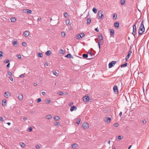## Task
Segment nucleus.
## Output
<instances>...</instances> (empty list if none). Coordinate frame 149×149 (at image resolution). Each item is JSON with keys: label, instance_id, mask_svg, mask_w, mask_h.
<instances>
[{"label": "nucleus", "instance_id": "11", "mask_svg": "<svg viewBox=\"0 0 149 149\" xmlns=\"http://www.w3.org/2000/svg\"><path fill=\"white\" fill-rule=\"evenodd\" d=\"M114 25L115 27L118 28L119 26V24L118 22H115L114 23Z\"/></svg>", "mask_w": 149, "mask_h": 149}, {"label": "nucleus", "instance_id": "21", "mask_svg": "<svg viewBox=\"0 0 149 149\" xmlns=\"http://www.w3.org/2000/svg\"><path fill=\"white\" fill-rule=\"evenodd\" d=\"M125 0H120V3L121 5H123L125 3Z\"/></svg>", "mask_w": 149, "mask_h": 149}, {"label": "nucleus", "instance_id": "15", "mask_svg": "<svg viewBox=\"0 0 149 149\" xmlns=\"http://www.w3.org/2000/svg\"><path fill=\"white\" fill-rule=\"evenodd\" d=\"M19 145L23 148H24L26 146L25 144L23 142L20 143Z\"/></svg>", "mask_w": 149, "mask_h": 149}, {"label": "nucleus", "instance_id": "30", "mask_svg": "<svg viewBox=\"0 0 149 149\" xmlns=\"http://www.w3.org/2000/svg\"><path fill=\"white\" fill-rule=\"evenodd\" d=\"M16 56L18 59H21V56L20 54H17L16 55Z\"/></svg>", "mask_w": 149, "mask_h": 149}, {"label": "nucleus", "instance_id": "63", "mask_svg": "<svg viewBox=\"0 0 149 149\" xmlns=\"http://www.w3.org/2000/svg\"><path fill=\"white\" fill-rule=\"evenodd\" d=\"M10 63H8V64H7V65L6 66L7 68H9L10 67Z\"/></svg>", "mask_w": 149, "mask_h": 149}, {"label": "nucleus", "instance_id": "10", "mask_svg": "<svg viewBox=\"0 0 149 149\" xmlns=\"http://www.w3.org/2000/svg\"><path fill=\"white\" fill-rule=\"evenodd\" d=\"M77 109V107H76L75 106H73L70 109V111H73L74 110H76Z\"/></svg>", "mask_w": 149, "mask_h": 149}, {"label": "nucleus", "instance_id": "49", "mask_svg": "<svg viewBox=\"0 0 149 149\" xmlns=\"http://www.w3.org/2000/svg\"><path fill=\"white\" fill-rule=\"evenodd\" d=\"M9 61V60L8 59H7L6 60H5L4 61V62L5 63H8Z\"/></svg>", "mask_w": 149, "mask_h": 149}, {"label": "nucleus", "instance_id": "18", "mask_svg": "<svg viewBox=\"0 0 149 149\" xmlns=\"http://www.w3.org/2000/svg\"><path fill=\"white\" fill-rule=\"evenodd\" d=\"M11 21L12 22H14L16 21V18L15 17H12L11 19Z\"/></svg>", "mask_w": 149, "mask_h": 149}, {"label": "nucleus", "instance_id": "5", "mask_svg": "<svg viewBox=\"0 0 149 149\" xmlns=\"http://www.w3.org/2000/svg\"><path fill=\"white\" fill-rule=\"evenodd\" d=\"M10 96V93L8 92H6L4 93V96L6 98H8Z\"/></svg>", "mask_w": 149, "mask_h": 149}, {"label": "nucleus", "instance_id": "47", "mask_svg": "<svg viewBox=\"0 0 149 149\" xmlns=\"http://www.w3.org/2000/svg\"><path fill=\"white\" fill-rule=\"evenodd\" d=\"M123 137V136H119L118 137V139L119 140H120L122 139V137Z\"/></svg>", "mask_w": 149, "mask_h": 149}, {"label": "nucleus", "instance_id": "24", "mask_svg": "<svg viewBox=\"0 0 149 149\" xmlns=\"http://www.w3.org/2000/svg\"><path fill=\"white\" fill-rule=\"evenodd\" d=\"M98 37L100 41L102 40H103V37L102 35H99Z\"/></svg>", "mask_w": 149, "mask_h": 149}, {"label": "nucleus", "instance_id": "23", "mask_svg": "<svg viewBox=\"0 0 149 149\" xmlns=\"http://www.w3.org/2000/svg\"><path fill=\"white\" fill-rule=\"evenodd\" d=\"M88 54H84L82 55L83 57L84 58H87L88 57Z\"/></svg>", "mask_w": 149, "mask_h": 149}, {"label": "nucleus", "instance_id": "17", "mask_svg": "<svg viewBox=\"0 0 149 149\" xmlns=\"http://www.w3.org/2000/svg\"><path fill=\"white\" fill-rule=\"evenodd\" d=\"M91 22V19H87L86 23L87 24H90Z\"/></svg>", "mask_w": 149, "mask_h": 149}, {"label": "nucleus", "instance_id": "57", "mask_svg": "<svg viewBox=\"0 0 149 149\" xmlns=\"http://www.w3.org/2000/svg\"><path fill=\"white\" fill-rule=\"evenodd\" d=\"M142 122L144 124H145L146 123V121L145 120H143L142 121Z\"/></svg>", "mask_w": 149, "mask_h": 149}, {"label": "nucleus", "instance_id": "4", "mask_svg": "<svg viewBox=\"0 0 149 149\" xmlns=\"http://www.w3.org/2000/svg\"><path fill=\"white\" fill-rule=\"evenodd\" d=\"M30 33L28 31H25L23 35L26 37H28L29 36V35Z\"/></svg>", "mask_w": 149, "mask_h": 149}, {"label": "nucleus", "instance_id": "37", "mask_svg": "<svg viewBox=\"0 0 149 149\" xmlns=\"http://www.w3.org/2000/svg\"><path fill=\"white\" fill-rule=\"evenodd\" d=\"M38 56L39 57H42L43 56V54L42 53H39L38 54Z\"/></svg>", "mask_w": 149, "mask_h": 149}, {"label": "nucleus", "instance_id": "54", "mask_svg": "<svg viewBox=\"0 0 149 149\" xmlns=\"http://www.w3.org/2000/svg\"><path fill=\"white\" fill-rule=\"evenodd\" d=\"M0 119L1 121V122H3L4 121L3 118L1 117H0Z\"/></svg>", "mask_w": 149, "mask_h": 149}, {"label": "nucleus", "instance_id": "58", "mask_svg": "<svg viewBox=\"0 0 149 149\" xmlns=\"http://www.w3.org/2000/svg\"><path fill=\"white\" fill-rule=\"evenodd\" d=\"M3 52H2L0 51V57L3 56Z\"/></svg>", "mask_w": 149, "mask_h": 149}, {"label": "nucleus", "instance_id": "29", "mask_svg": "<svg viewBox=\"0 0 149 149\" xmlns=\"http://www.w3.org/2000/svg\"><path fill=\"white\" fill-rule=\"evenodd\" d=\"M130 55L129 54H128L127 56L126 57L125 59H126V61H127L129 59V58H130Z\"/></svg>", "mask_w": 149, "mask_h": 149}, {"label": "nucleus", "instance_id": "8", "mask_svg": "<svg viewBox=\"0 0 149 149\" xmlns=\"http://www.w3.org/2000/svg\"><path fill=\"white\" fill-rule=\"evenodd\" d=\"M6 100L5 99H4L2 100V105L4 107L6 106Z\"/></svg>", "mask_w": 149, "mask_h": 149}, {"label": "nucleus", "instance_id": "39", "mask_svg": "<svg viewBox=\"0 0 149 149\" xmlns=\"http://www.w3.org/2000/svg\"><path fill=\"white\" fill-rule=\"evenodd\" d=\"M53 74H54L56 76H58V74L57 73V72L56 71H54L53 72Z\"/></svg>", "mask_w": 149, "mask_h": 149}, {"label": "nucleus", "instance_id": "46", "mask_svg": "<svg viewBox=\"0 0 149 149\" xmlns=\"http://www.w3.org/2000/svg\"><path fill=\"white\" fill-rule=\"evenodd\" d=\"M80 35L81 36V38H83L85 36V34L84 33H81Z\"/></svg>", "mask_w": 149, "mask_h": 149}, {"label": "nucleus", "instance_id": "45", "mask_svg": "<svg viewBox=\"0 0 149 149\" xmlns=\"http://www.w3.org/2000/svg\"><path fill=\"white\" fill-rule=\"evenodd\" d=\"M18 43V42L16 41H14L13 43V44L14 45H17Z\"/></svg>", "mask_w": 149, "mask_h": 149}, {"label": "nucleus", "instance_id": "52", "mask_svg": "<svg viewBox=\"0 0 149 149\" xmlns=\"http://www.w3.org/2000/svg\"><path fill=\"white\" fill-rule=\"evenodd\" d=\"M41 101V100L40 98H38L37 101V102L38 103L40 102Z\"/></svg>", "mask_w": 149, "mask_h": 149}, {"label": "nucleus", "instance_id": "51", "mask_svg": "<svg viewBox=\"0 0 149 149\" xmlns=\"http://www.w3.org/2000/svg\"><path fill=\"white\" fill-rule=\"evenodd\" d=\"M36 147L37 149H39L40 148L39 146L38 145H36Z\"/></svg>", "mask_w": 149, "mask_h": 149}, {"label": "nucleus", "instance_id": "20", "mask_svg": "<svg viewBox=\"0 0 149 149\" xmlns=\"http://www.w3.org/2000/svg\"><path fill=\"white\" fill-rule=\"evenodd\" d=\"M110 35L111 36H113L114 34V31L113 29H110Z\"/></svg>", "mask_w": 149, "mask_h": 149}, {"label": "nucleus", "instance_id": "42", "mask_svg": "<svg viewBox=\"0 0 149 149\" xmlns=\"http://www.w3.org/2000/svg\"><path fill=\"white\" fill-rule=\"evenodd\" d=\"M60 124V123L58 122H56L54 123V125L56 126L59 125Z\"/></svg>", "mask_w": 149, "mask_h": 149}, {"label": "nucleus", "instance_id": "32", "mask_svg": "<svg viewBox=\"0 0 149 149\" xmlns=\"http://www.w3.org/2000/svg\"><path fill=\"white\" fill-rule=\"evenodd\" d=\"M127 63H125L124 64L122 65L121 66V68H123L126 67L127 66Z\"/></svg>", "mask_w": 149, "mask_h": 149}, {"label": "nucleus", "instance_id": "12", "mask_svg": "<svg viewBox=\"0 0 149 149\" xmlns=\"http://www.w3.org/2000/svg\"><path fill=\"white\" fill-rule=\"evenodd\" d=\"M72 148L73 149L76 148L78 146V145L76 143H74L73 144H72L71 146Z\"/></svg>", "mask_w": 149, "mask_h": 149}, {"label": "nucleus", "instance_id": "53", "mask_svg": "<svg viewBox=\"0 0 149 149\" xmlns=\"http://www.w3.org/2000/svg\"><path fill=\"white\" fill-rule=\"evenodd\" d=\"M113 65H114L116 63V61H113L111 62Z\"/></svg>", "mask_w": 149, "mask_h": 149}, {"label": "nucleus", "instance_id": "64", "mask_svg": "<svg viewBox=\"0 0 149 149\" xmlns=\"http://www.w3.org/2000/svg\"><path fill=\"white\" fill-rule=\"evenodd\" d=\"M44 65L45 66H48V63L47 62H46L45 63Z\"/></svg>", "mask_w": 149, "mask_h": 149}, {"label": "nucleus", "instance_id": "41", "mask_svg": "<svg viewBox=\"0 0 149 149\" xmlns=\"http://www.w3.org/2000/svg\"><path fill=\"white\" fill-rule=\"evenodd\" d=\"M8 74L10 76H11L12 75V72L10 71H8Z\"/></svg>", "mask_w": 149, "mask_h": 149}, {"label": "nucleus", "instance_id": "14", "mask_svg": "<svg viewBox=\"0 0 149 149\" xmlns=\"http://www.w3.org/2000/svg\"><path fill=\"white\" fill-rule=\"evenodd\" d=\"M111 118L110 117H107L106 118V121L108 123H109L110 122L111 120Z\"/></svg>", "mask_w": 149, "mask_h": 149}, {"label": "nucleus", "instance_id": "13", "mask_svg": "<svg viewBox=\"0 0 149 149\" xmlns=\"http://www.w3.org/2000/svg\"><path fill=\"white\" fill-rule=\"evenodd\" d=\"M52 54V51L50 50L47 51L46 53V54L47 56H49Z\"/></svg>", "mask_w": 149, "mask_h": 149}, {"label": "nucleus", "instance_id": "40", "mask_svg": "<svg viewBox=\"0 0 149 149\" xmlns=\"http://www.w3.org/2000/svg\"><path fill=\"white\" fill-rule=\"evenodd\" d=\"M77 122H76V123L78 124H79L80 122V121H81V119L80 118H79L77 119Z\"/></svg>", "mask_w": 149, "mask_h": 149}, {"label": "nucleus", "instance_id": "22", "mask_svg": "<svg viewBox=\"0 0 149 149\" xmlns=\"http://www.w3.org/2000/svg\"><path fill=\"white\" fill-rule=\"evenodd\" d=\"M46 118L47 119H51L52 118V117L51 115H48L46 116Z\"/></svg>", "mask_w": 149, "mask_h": 149}, {"label": "nucleus", "instance_id": "6", "mask_svg": "<svg viewBox=\"0 0 149 149\" xmlns=\"http://www.w3.org/2000/svg\"><path fill=\"white\" fill-rule=\"evenodd\" d=\"M113 90L114 92L116 93H118V89L116 85H115L113 87Z\"/></svg>", "mask_w": 149, "mask_h": 149}, {"label": "nucleus", "instance_id": "62", "mask_svg": "<svg viewBox=\"0 0 149 149\" xmlns=\"http://www.w3.org/2000/svg\"><path fill=\"white\" fill-rule=\"evenodd\" d=\"M24 77V74H22L20 76V77L21 78H22V77Z\"/></svg>", "mask_w": 149, "mask_h": 149}, {"label": "nucleus", "instance_id": "34", "mask_svg": "<svg viewBox=\"0 0 149 149\" xmlns=\"http://www.w3.org/2000/svg\"><path fill=\"white\" fill-rule=\"evenodd\" d=\"M66 24L67 25H69L70 24V22L69 20H68L66 21Z\"/></svg>", "mask_w": 149, "mask_h": 149}, {"label": "nucleus", "instance_id": "48", "mask_svg": "<svg viewBox=\"0 0 149 149\" xmlns=\"http://www.w3.org/2000/svg\"><path fill=\"white\" fill-rule=\"evenodd\" d=\"M88 53L91 55V56H93V54L91 52V51L89 50L88 51Z\"/></svg>", "mask_w": 149, "mask_h": 149}, {"label": "nucleus", "instance_id": "36", "mask_svg": "<svg viewBox=\"0 0 149 149\" xmlns=\"http://www.w3.org/2000/svg\"><path fill=\"white\" fill-rule=\"evenodd\" d=\"M119 124L118 123H115L113 125V126L116 127H118L119 125Z\"/></svg>", "mask_w": 149, "mask_h": 149}, {"label": "nucleus", "instance_id": "33", "mask_svg": "<svg viewBox=\"0 0 149 149\" xmlns=\"http://www.w3.org/2000/svg\"><path fill=\"white\" fill-rule=\"evenodd\" d=\"M81 36L80 34H77L76 36V38L77 39H79L80 38H81Z\"/></svg>", "mask_w": 149, "mask_h": 149}, {"label": "nucleus", "instance_id": "56", "mask_svg": "<svg viewBox=\"0 0 149 149\" xmlns=\"http://www.w3.org/2000/svg\"><path fill=\"white\" fill-rule=\"evenodd\" d=\"M51 102V101L50 100H47V102H46V103L47 104H49V103Z\"/></svg>", "mask_w": 149, "mask_h": 149}, {"label": "nucleus", "instance_id": "31", "mask_svg": "<svg viewBox=\"0 0 149 149\" xmlns=\"http://www.w3.org/2000/svg\"><path fill=\"white\" fill-rule=\"evenodd\" d=\"M61 34L62 37H64L65 36V33L64 32H62L61 33Z\"/></svg>", "mask_w": 149, "mask_h": 149}, {"label": "nucleus", "instance_id": "27", "mask_svg": "<svg viewBox=\"0 0 149 149\" xmlns=\"http://www.w3.org/2000/svg\"><path fill=\"white\" fill-rule=\"evenodd\" d=\"M59 119V117L58 116H56L54 118V120L55 121H58Z\"/></svg>", "mask_w": 149, "mask_h": 149}, {"label": "nucleus", "instance_id": "26", "mask_svg": "<svg viewBox=\"0 0 149 149\" xmlns=\"http://www.w3.org/2000/svg\"><path fill=\"white\" fill-rule=\"evenodd\" d=\"M65 57H68L69 58H71L72 56L70 54H68L65 56Z\"/></svg>", "mask_w": 149, "mask_h": 149}, {"label": "nucleus", "instance_id": "9", "mask_svg": "<svg viewBox=\"0 0 149 149\" xmlns=\"http://www.w3.org/2000/svg\"><path fill=\"white\" fill-rule=\"evenodd\" d=\"M18 98L19 100H22L23 99V95L22 94H19L18 97Z\"/></svg>", "mask_w": 149, "mask_h": 149}, {"label": "nucleus", "instance_id": "38", "mask_svg": "<svg viewBox=\"0 0 149 149\" xmlns=\"http://www.w3.org/2000/svg\"><path fill=\"white\" fill-rule=\"evenodd\" d=\"M113 65L111 63H109V67L110 68H111Z\"/></svg>", "mask_w": 149, "mask_h": 149}, {"label": "nucleus", "instance_id": "16", "mask_svg": "<svg viewBox=\"0 0 149 149\" xmlns=\"http://www.w3.org/2000/svg\"><path fill=\"white\" fill-rule=\"evenodd\" d=\"M137 22H136L133 25V31H136V24Z\"/></svg>", "mask_w": 149, "mask_h": 149}, {"label": "nucleus", "instance_id": "1", "mask_svg": "<svg viewBox=\"0 0 149 149\" xmlns=\"http://www.w3.org/2000/svg\"><path fill=\"white\" fill-rule=\"evenodd\" d=\"M145 31V28L143 24V20L141 22L140 26L139 29V35H141Z\"/></svg>", "mask_w": 149, "mask_h": 149}, {"label": "nucleus", "instance_id": "44", "mask_svg": "<svg viewBox=\"0 0 149 149\" xmlns=\"http://www.w3.org/2000/svg\"><path fill=\"white\" fill-rule=\"evenodd\" d=\"M68 15V14L67 13H64V16L65 18L67 17Z\"/></svg>", "mask_w": 149, "mask_h": 149}, {"label": "nucleus", "instance_id": "50", "mask_svg": "<svg viewBox=\"0 0 149 149\" xmlns=\"http://www.w3.org/2000/svg\"><path fill=\"white\" fill-rule=\"evenodd\" d=\"M63 94V93L62 91H60L59 92V95H62Z\"/></svg>", "mask_w": 149, "mask_h": 149}, {"label": "nucleus", "instance_id": "28", "mask_svg": "<svg viewBox=\"0 0 149 149\" xmlns=\"http://www.w3.org/2000/svg\"><path fill=\"white\" fill-rule=\"evenodd\" d=\"M93 12L95 13H96L97 12V10L95 8H93Z\"/></svg>", "mask_w": 149, "mask_h": 149}, {"label": "nucleus", "instance_id": "7", "mask_svg": "<svg viewBox=\"0 0 149 149\" xmlns=\"http://www.w3.org/2000/svg\"><path fill=\"white\" fill-rule=\"evenodd\" d=\"M89 100V97L86 96H85L83 97V100L84 102H87Z\"/></svg>", "mask_w": 149, "mask_h": 149}, {"label": "nucleus", "instance_id": "43", "mask_svg": "<svg viewBox=\"0 0 149 149\" xmlns=\"http://www.w3.org/2000/svg\"><path fill=\"white\" fill-rule=\"evenodd\" d=\"M22 45L24 47H26L27 45L26 43L25 42H23L22 43Z\"/></svg>", "mask_w": 149, "mask_h": 149}, {"label": "nucleus", "instance_id": "55", "mask_svg": "<svg viewBox=\"0 0 149 149\" xmlns=\"http://www.w3.org/2000/svg\"><path fill=\"white\" fill-rule=\"evenodd\" d=\"M8 78L10 79L11 81H13V78L11 77H9Z\"/></svg>", "mask_w": 149, "mask_h": 149}, {"label": "nucleus", "instance_id": "60", "mask_svg": "<svg viewBox=\"0 0 149 149\" xmlns=\"http://www.w3.org/2000/svg\"><path fill=\"white\" fill-rule=\"evenodd\" d=\"M132 34L133 35H134V36H135V31H133Z\"/></svg>", "mask_w": 149, "mask_h": 149}, {"label": "nucleus", "instance_id": "19", "mask_svg": "<svg viewBox=\"0 0 149 149\" xmlns=\"http://www.w3.org/2000/svg\"><path fill=\"white\" fill-rule=\"evenodd\" d=\"M24 12L29 14H31L32 13V11L29 9H26Z\"/></svg>", "mask_w": 149, "mask_h": 149}, {"label": "nucleus", "instance_id": "2", "mask_svg": "<svg viewBox=\"0 0 149 149\" xmlns=\"http://www.w3.org/2000/svg\"><path fill=\"white\" fill-rule=\"evenodd\" d=\"M104 17V15L102 14V10H100L98 13V18H102Z\"/></svg>", "mask_w": 149, "mask_h": 149}, {"label": "nucleus", "instance_id": "59", "mask_svg": "<svg viewBox=\"0 0 149 149\" xmlns=\"http://www.w3.org/2000/svg\"><path fill=\"white\" fill-rule=\"evenodd\" d=\"M32 130V127H30L29 129V132H31Z\"/></svg>", "mask_w": 149, "mask_h": 149}, {"label": "nucleus", "instance_id": "61", "mask_svg": "<svg viewBox=\"0 0 149 149\" xmlns=\"http://www.w3.org/2000/svg\"><path fill=\"white\" fill-rule=\"evenodd\" d=\"M73 104V102H71L69 104V105L70 106H71Z\"/></svg>", "mask_w": 149, "mask_h": 149}, {"label": "nucleus", "instance_id": "3", "mask_svg": "<svg viewBox=\"0 0 149 149\" xmlns=\"http://www.w3.org/2000/svg\"><path fill=\"white\" fill-rule=\"evenodd\" d=\"M83 128L85 129H87L89 127V125L86 123H84L82 124Z\"/></svg>", "mask_w": 149, "mask_h": 149}, {"label": "nucleus", "instance_id": "25", "mask_svg": "<svg viewBox=\"0 0 149 149\" xmlns=\"http://www.w3.org/2000/svg\"><path fill=\"white\" fill-rule=\"evenodd\" d=\"M59 53L60 54H63L65 53V52L63 49H61L60 50Z\"/></svg>", "mask_w": 149, "mask_h": 149}, {"label": "nucleus", "instance_id": "35", "mask_svg": "<svg viewBox=\"0 0 149 149\" xmlns=\"http://www.w3.org/2000/svg\"><path fill=\"white\" fill-rule=\"evenodd\" d=\"M117 18V15L114 14L113 15V18L114 19H116Z\"/></svg>", "mask_w": 149, "mask_h": 149}]
</instances>
